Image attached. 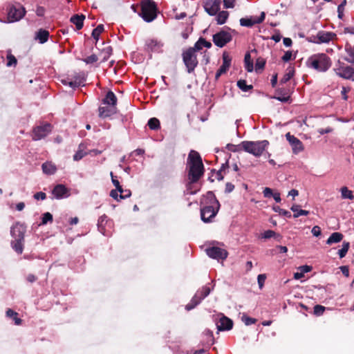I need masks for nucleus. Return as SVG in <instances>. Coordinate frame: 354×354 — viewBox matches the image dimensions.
Returning a JSON list of instances; mask_svg holds the SVG:
<instances>
[{
    "instance_id": "052dcab7",
    "label": "nucleus",
    "mask_w": 354,
    "mask_h": 354,
    "mask_svg": "<svg viewBox=\"0 0 354 354\" xmlns=\"http://www.w3.org/2000/svg\"><path fill=\"white\" fill-rule=\"evenodd\" d=\"M62 83L64 85H68L72 88H77L80 86V84L75 81H70L68 82L67 80H62Z\"/></svg>"
},
{
    "instance_id": "13d9d810",
    "label": "nucleus",
    "mask_w": 354,
    "mask_h": 354,
    "mask_svg": "<svg viewBox=\"0 0 354 354\" xmlns=\"http://www.w3.org/2000/svg\"><path fill=\"white\" fill-rule=\"evenodd\" d=\"M110 176L111 177V182L113 184V185L115 187V189H117V190H118V191H120L121 185H120L118 180L116 179V176H113V174L112 171L110 173Z\"/></svg>"
},
{
    "instance_id": "f704fd0d",
    "label": "nucleus",
    "mask_w": 354,
    "mask_h": 354,
    "mask_svg": "<svg viewBox=\"0 0 354 354\" xmlns=\"http://www.w3.org/2000/svg\"><path fill=\"white\" fill-rule=\"evenodd\" d=\"M203 335L205 337L204 342L206 344L211 346L214 344V338L212 330L205 329L203 333Z\"/></svg>"
},
{
    "instance_id": "dca6fc26",
    "label": "nucleus",
    "mask_w": 354,
    "mask_h": 354,
    "mask_svg": "<svg viewBox=\"0 0 354 354\" xmlns=\"http://www.w3.org/2000/svg\"><path fill=\"white\" fill-rule=\"evenodd\" d=\"M266 14L264 12L261 13L259 17H250V18H241L239 21L241 26L251 28L255 24L262 23L265 19Z\"/></svg>"
},
{
    "instance_id": "6e6552de",
    "label": "nucleus",
    "mask_w": 354,
    "mask_h": 354,
    "mask_svg": "<svg viewBox=\"0 0 354 354\" xmlns=\"http://www.w3.org/2000/svg\"><path fill=\"white\" fill-rule=\"evenodd\" d=\"M7 21L14 23L21 20L26 15L25 8L19 3H8L6 6Z\"/></svg>"
},
{
    "instance_id": "de8ad7c7",
    "label": "nucleus",
    "mask_w": 354,
    "mask_h": 354,
    "mask_svg": "<svg viewBox=\"0 0 354 354\" xmlns=\"http://www.w3.org/2000/svg\"><path fill=\"white\" fill-rule=\"evenodd\" d=\"M102 53L104 55L102 59V62H106L109 57L112 55L113 48L111 46H108L102 50Z\"/></svg>"
},
{
    "instance_id": "f257e3e1",
    "label": "nucleus",
    "mask_w": 354,
    "mask_h": 354,
    "mask_svg": "<svg viewBox=\"0 0 354 354\" xmlns=\"http://www.w3.org/2000/svg\"><path fill=\"white\" fill-rule=\"evenodd\" d=\"M201 218L204 223H210L216 216L220 209V203L214 194L209 191L203 195L200 201Z\"/></svg>"
},
{
    "instance_id": "c85d7f7f",
    "label": "nucleus",
    "mask_w": 354,
    "mask_h": 354,
    "mask_svg": "<svg viewBox=\"0 0 354 354\" xmlns=\"http://www.w3.org/2000/svg\"><path fill=\"white\" fill-rule=\"evenodd\" d=\"M287 72L283 75V77L279 81V84H284L288 82L295 75V68L293 66H288Z\"/></svg>"
},
{
    "instance_id": "20e7f679",
    "label": "nucleus",
    "mask_w": 354,
    "mask_h": 354,
    "mask_svg": "<svg viewBox=\"0 0 354 354\" xmlns=\"http://www.w3.org/2000/svg\"><path fill=\"white\" fill-rule=\"evenodd\" d=\"M330 58L325 53H319L310 57L307 65L319 72H326L331 66Z\"/></svg>"
},
{
    "instance_id": "ea45409f",
    "label": "nucleus",
    "mask_w": 354,
    "mask_h": 354,
    "mask_svg": "<svg viewBox=\"0 0 354 354\" xmlns=\"http://www.w3.org/2000/svg\"><path fill=\"white\" fill-rule=\"evenodd\" d=\"M147 125L151 130H158L160 128V123L156 118H151L148 120Z\"/></svg>"
},
{
    "instance_id": "6e6d98bb",
    "label": "nucleus",
    "mask_w": 354,
    "mask_h": 354,
    "mask_svg": "<svg viewBox=\"0 0 354 354\" xmlns=\"http://www.w3.org/2000/svg\"><path fill=\"white\" fill-rule=\"evenodd\" d=\"M7 60H8V62H7V64L6 65L8 66H11L12 65H16L17 62L16 57L13 55H12V54H10V55H8L7 56Z\"/></svg>"
},
{
    "instance_id": "412c9836",
    "label": "nucleus",
    "mask_w": 354,
    "mask_h": 354,
    "mask_svg": "<svg viewBox=\"0 0 354 354\" xmlns=\"http://www.w3.org/2000/svg\"><path fill=\"white\" fill-rule=\"evenodd\" d=\"M98 111L100 118H106L117 113V107L115 106H100L98 108Z\"/></svg>"
},
{
    "instance_id": "e433bc0d",
    "label": "nucleus",
    "mask_w": 354,
    "mask_h": 354,
    "mask_svg": "<svg viewBox=\"0 0 354 354\" xmlns=\"http://www.w3.org/2000/svg\"><path fill=\"white\" fill-rule=\"evenodd\" d=\"M6 315L7 317L12 318L16 325H20L22 322V320L18 317V313L12 309L9 308L7 310Z\"/></svg>"
},
{
    "instance_id": "2f4dec72",
    "label": "nucleus",
    "mask_w": 354,
    "mask_h": 354,
    "mask_svg": "<svg viewBox=\"0 0 354 354\" xmlns=\"http://www.w3.org/2000/svg\"><path fill=\"white\" fill-rule=\"evenodd\" d=\"M245 68L248 73H251L254 70L253 62L249 52L246 53L244 57Z\"/></svg>"
},
{
    "instance_id": "a18cd8bd",
    "label": "nucleus",
    "mask_w": 354,
    "mask_h": 354,
    "mask_svg": "<svg viewBox=\"0 0 354 354\" xmlns=\"http://www.w3.org/2000/svg\"><path fill=\"white\" fill-rule=\"evenodd\" d=\"M266 65V60L262 57H259L256 60L255 63V71L259 73V71H262Z\"/></svg>"
},
{
    "instance_id": "49530a36",
    "label": "nucleus",
    "mask_w": 354,
    "mask_h": 354,
    "mask_svg": "<svg viewBox=\"0 0 354 354\" xmlns=\"http://www.w3.org/2000/svg\"><path fill=\"white\" fill-rule=\"evenodd\" d=\"M272 209L279 213L280 215H283L287 218H290L292 216L290 212L286 209L281 208L279 206H273Z\"/></svg>"
},
{
    "instance_id": "aec40b11",
    "label": "nucleus",
    "mask_w": 354,
    "mask_h": 354,
    "mask_svg": "<svg viewBox=\"0 0 354 354\" xmlns=\"http://www.w3.org/2000/svg\"><path fill=\"white\" fill-rule=\"evenodd\" d=\"M216 326H217L218 330L220 331L230 330L233 327V322L231 319L222 315V316L219 319V322H218V323H217Z\"/></svg>"
},
{
    "instance_id": "ddd939ff",
    "label": "nucleus",
    "mask_w": 354,
    "mask_h": 354,
    "mask_svg": "<svg viewBox=\"0 0 354 354\" xmlns=\"http://www.w3.org/2000/svg\"><path fill=\"white\" fill-rule=\"evenodd\" d=\"M53 196L52 199L61 200L68 198L70 195V189H68L64 185L57 184L51 191Z\"/></svg>"
},
{
    "instance_id": "603ef678",
    "label": "nucleus",
    "mask_w": 354,
    "mask_h": 354,
    "mask_svg": "<svg viewBox=\"0 0 354 354\" xmlns=\"http://www.w3.org/2000/svg\"><path fill=\"white\" fill-rule=\"evenodd\" d=\"M84 63L86 64H93L98 60V57L96 55L93 54L90 56H88L87 57L82 59Z\"/></svg>"
},
{
    "instance_id": "8fccbe9b",
    "label": "nucleus",
    "mask_w": 354,
    "mask_h": 354,
    "mask_svg": "<svg viewBox=\"0 0 354 354\" xmlns=\"http://www.w3.org/2000/svg\"><path fill=\"white\" fill-rule=\"evenodd\" d=\"M326 310V308L321 305H315L313 309V314L316 316H321L323 315Z\"/></svg>"
},
{
    "instance_id": "cd10ccee",
    "label": "nucleus",
    "mask_w": 354,
    "mask_h": 354,
    "mask_svg": "<svg viewBox=\"0 0 354 354\" xmlns=\"http://www.w3.org/2000/svg\"><path fill=\"white\" fill-rule=\"evenodd\" d=\"M41 168L43 172L47 175H53L57 171L55 165L49 162H44L41 165Z\"/></svg>"
},
{
    "instance_id": "864d4df0",
    "label": "nucleus",
    "mask_w": 354,
    "mask_h": 354,
    "mask_svg": "<svg viewBox=\"0 0 354 354\" xmlns=\"http://www.w3.org/2000/svg\"><path fill=\"white\" fill-rule=\"evenodd\" d=\"M118 192H120V199H126L129 198L131 195V192L130 189H123L122 186L120 191Z\"/></svg>"
},
{
    "instance_id": "4d7b16f0",
    "label": "nucleus",
    "mask_w": 354,
    "mask_h": 354,
    "mask_svg": "<svg viewBox=\"0 0 354 354\" xmlns=\"http://www.w3.org/2000/svg\"><path fill=\"white\" fill-rule=\"evenodd\" d=\"M195 183H191V180H189V182L186 185V194L189 195H194L196 194L197 191H193L192 187L193 184Z\"/></svg>"
},
{
    "instance_id": "f03ea898",
    "label": "nucleus",
    "mask_w": 354,
    "mask_h": 354,
    "mask_svg": "<svg viewBox=\"0 0 354 354\" xmlns=\"http://www.w3.org/2000/svg\"><path fill=\"white\" fill-rule=\"evenodd\" d=\"M188 169L187 177L191 183H197L205 173V167L200 153L194 150H191L187 160Z\"/></svg>"
},
{
    "instance_id": "bf43d9fd",
    "label": "nucleus",
    "mask_w": 354,
    "mask_h": 354,
    "mask_svg": "<svg viewBox=\"0 0 354 354\" xmlns=\"http://www.w3.org/2000/svg\"><path fill=\"white\" fill-rule=\"evenodd\" d=\"M292 51L290 50H288L285 53V54L283 55V57H281V59L284 62H289L290 59H292ZM295 59V57H293V59Z\"/></svg>"
},
{
    "instance_id": "9d476101",
    "label": "nucleus",
    "mask_w": 354,
    "mask_h": 354,
    "mask_svg": "<svg viewBox=\"0 0 354 354\" xmlns=\"http://www.w3.org/2000/svg\"><path fill=\"white\" fill-rule=\"evenodd\" d=\"M333 70L336 75L340 77L354 80V68L352 66H348L339 60Z\"/></svg>"
},
{
    "instance_id": "6ab92c4d",
    "label": "nucleus",
    "mask_w": 354,
    "mask_h": 354,
    "mask_svg": "<svg viewBox=\"0 0 354 354\" xmlns=\"http://www.w3.org/2000/svg\"><path fill=\"white\" fill-rule=\"evenodd\" d=\"M278 95L272 97V98L283 103L289 102L290 101V89L286 88H279L276 90Z\"/></svg>"
},
{
    "instance_id": "f8f14e48",
    "label": "nucleus",
    "mask_w": 354,
    "mask_h": 354,
    "mask_svg": "<svg viewBox=\"0 0 354 354\" xmlns=\"http://www.w3.org/2000/svg\"><path fill=\"white\" fill-rule=\"evenodd\" d=\"M205 252L209 258L216 259L217 261L225 260L228 256V252L226 250L217 246L207 248Z\"/></svg>"
},
{
    "instance_id": "c9c22d12",
    "label": "nucleus",
    "mask_w": 354,
    "mask_h": 354,
    "mask_svg": "<svg viewBox=\"0 0 354 354\" xmlns=\"http://www.w3.org/2000/svg\"><path fill=\"white\" fill-rule=\"evenodd\" d=\"M345 50L349 56V57L346 58V60L349 63L354 64V46L347 44L345 46Z\"/></svg>"
},
{
    "instance_id": "0eeeda50",
    "label": "nucleus",
    "mask_w": 354,
    "mask_h": 354,
    "mask_svg": "<svg viewBox=\"0 0 354 354\" xmlns=\"http://www.w3.org/2000/svg\"><path fill=\"white\" fill-rule=\"evenodd\" d=\"M232 33L235 34L236 32L228 26H225L222 30L213 35L212 41L214 45L218 48L224 47L232 40Z\"/></svg>"
},
{
    "instance_id": "338daca9",
    "label": "nucleus",
    "mask_w": 354,
    "mask_h": 354,
    "mask_svg": "<svg viewBox=\"0 0 354 354\" xmlns=\"http://www.w3.org/2000/svg\"><path fill=\"white\" fill-rule=\"evenodd\" d=\"M311 232L314 236L317 237L321 235L322 230L320 227H319L318 225H315L312 228Z\"/></svg>"
},
{
    "instance_id": "9b49d317",
    "label": "nucleus",
    "mask_w": 354,
    "mask_h": 354,
    "mask_svg": "<svg viewBox=\"0 0 354 354\" xmlns=\"http://www.w3.org/2000/svg\"><path fill=\"white\" fill-rule=\"evenodd\" d=\"M52 131V126L50 123H45L33 128L32 138L33 140H40L46 137Z\"/></svg>"
},
{
    "instance_id": "a211bd4d",
    "label": "nucleus",
    "mask_w": 354,
    "mask_h": 354,
    "mask_svg": "<svg viewBox=\"0 0 354 354\" xmlns=\"http://www.w3.org/2000/svg\"><path fill=\"white\" fill-rule=\"evenodd\" d=\"M163 44L157 39H151L146 41L145 50L148 52L160 53Z\"/></svg>"
},
{
    "instance_id": "09e8293b",
    "label": "nucleus",
    "mask_w": 354,
    "mask_h": 354,
    "mask_svg": "<svg viewBox=\"0 0 354 354\" xmlns=\"http://www.w3.org/2000/svg\"><path fill=\"white\" fill-rule=\"evenodd\" d=\"M226 148L232 152H237L243 150L241 142L239 145H233L231 143H229L226 145Z\"/></svg>"
},
{
    "instance_id": "bb28decb",
    "label": "nucleus",
    "mask_w": 354,
    "mask_h": 354,
    "mask_svg": "<svg viewBox=\"0 0 354 354\" xmlns=\"http://www.w3.org/2000/svg\"><path fill=\"white\" fill-rule=\"evenodd\" d=\"M200 292H196L195 295L193 296L189 304L185 306V309L187 310H191L194 309L196 306H197L202 300L199 297Z\"/></svg>"
},
{
    "instance_id": "72a5a7b5",
    "label": "nucleus",
    "mask_w": 354,
    "mask_h": 354,
    "mask_svg": "<svg viewBox=\"0 0 354 354\" xmlns=\"http://www.w3.org/2000/svg\"><path fill=\"white\" fill-rule=\"evenodd\" d=\"M299 205H293L290 209L294 212L293 217L294 218H298L300 216H307L309 214V211L304 210V209H299Z\"/></svg>"
},
{
    "instance_id": "39448f33",
    "label": "nucleus",
    "mask_w": 354,
    "mask_h": 354,
    "mask_svg": "<svg viewBox=\"0 0 354 354\" xmlns=\"http://www.w3.org/2000/svg\"><path fill=\"white\" fill-rule=\"evenodd\" d=\"M269 145L266 140L259 141H242L241 146L243 151L252 154L255 157L261 156Z\"/></svg>"
},
{
    "instance_id": "4be33fe9",
    "label": "nucleus",
    "mask_w": 354,
    "mask_h": 354,
    "mask_svg": "<svg viewBox=\"0 0 354 354\" xmlns=\"http://www.w3.org/2000/svg\"><path fill=\"white\" fill-rule=\"evenodd\" d=\"M335 36V34L332 32L319 30L317 32L318 42H319V44L329 43Z\"/></svg>"
},
{
    "instance_id": "680f3d73",
    "label": "nucleus",
    "mask_w": 354,
    "mask_h": 354,
    "mask_svg": "<svg viewBox=\"0 0 354 354\" xmlns=\"http://www.w3.org/2000/svg\"><path fill=\"white\" fill-rule=\"evenodd\" d=\"M85 155L86 153H84L83 151L79 150L74 154L73 160L75 161H78L81 160Z\"/></svg>"
},
{
    "instance_id": "37998d69",
    "label": "nucleus",
    "mask_w": 354,
    "mask_h": 354,
    "mask_svg": "<svg viewBox=\"0 0 354 354\" xmlns=\"http://www.w3.org/2000/svg\"><path fill=\"white\" fill-rule=\"evenodd\" d=\"M341 194L342 198H347L349 200H353L354 198V195L352 191L349 190L346 187H342Z\"/></svg>"
},
{
    "instance_id": "3c124183",
    "label": "nucleus",
    "mask_w": 354,
    "mask_h": 354,
    "mask_svg": "<svg viewBox=\"0 0 354 354\" xmlns=\"http://www.w3.org/2000/svg\"><path fill=\"white\" fill-rule=\"evenodd\" d=\"M242 321L246 326H250L257 322V319L250 317H248L245 315H243L241 317Z\"/></svg>"
},
{
    "instance_id": "473e14b6",
    "label": "nucleus",
    "mask_w": 354,
    "mask_h": 354,
    "mask_svg": "<svg viewBox=\"0 0 354 354\" xmlns=\"http://www.w3.org/2000/svg\"><path fill=\"white\" fill-rule=\"evenodd\" d=\"M107 223V216L106 214H103L99 217L97 221V229L98 231L102 234H105V225Z\"/></svg>"
},
{
    "instance_id": "b1692460",
    "label": "nucleus",
    "mask_w": 354,
    "mask_h": 354,
    "mask_svg": "<svg viewBox=\"0 0 354 354\" xmlns=\"http://www.w3.org/2000/svg\"><path fill=\"white\" fill-rule=\"evenodd\" d=\"M117 101V97L115 93L111 91H109L102 100V104L116 106Z\"/></svg>"
},
{
    "instance_id": "79ce46f5",
    "label": "nucleus",
    "mask_w": 354,
    "mask_h": 354,
    "mask_svg": "<svg viewBox=\"0 0 354 354\" xmlns=\"http://www.w3.org/2000/svg\"><path fill=\"white\" fill-rule=\"evenodd\" d=\"M349 248L350 243L347 241H344L342 245V248L338 250V254L340 259H342L346 256Z\"/></svg>"
},
{
    "instance_id": "393cba45",
    "label": "nucleus",
    "mask_w": 354,
    "mask_h": 354,
    "mask_svg": "<svg viewBox=\"0 0 354 354\" xmlns=\"http://www.w3.org/2000/svg\"><path fill=\"white\" fill-rule=\"evenodd\" d=\"M49 38V32L47 30L40 28L39 29L36 33L35 39L38 40L39 42L41 44L46 43Z\"/></svg>"
},
{
    "instance_id": "5fc2aeb1",
    "label": "nucleus",
    "mask_w": 354,
    "mask_h": 354,
    "mask_svg": "<svg viewBox=\"0 0 354 354\" xmlns=\"http://www.w3.org/2000/svg\"><path fill=\"white\" fill-rule=\"evenodd\" d=\"M203 46V41H201V37L195 43L193 47H189V49L194 52L196 53V51H198L202 49Z\"/></svg>"
},
{
    "instance_id": "7ed1b4c3",
    "label": "nucleus",
    "mask_w": 354,
    "mask_h": 354,
    "mask_svg": "<svg viewBox=\"0 0 354 354\" xmlns=\"http://www.w3.org/2000/svg\"><path fill=\"white\" fill-rule=\"evenodd\" d=\"M26 232V226L19 222L15 223L10 228V235L13 239L10 245L18 254H21L24 251Z\"/></svg>"
},
{
    "instance_id": "e2e57ef3",
    "label": "nucleus",
    "mask_w": 354,
    "mask_h": 354,
    "mask_svg": "<svg viewBox=\"0 0 354 354\" xmlns=\"http://www.w3.org/2000/svg\"><path fill=\"white\" fill-rule=\"evenodd\" d=\"M266 279V276L264 274H261L258 275V277H257V281H258V284H259V288H262L263 287V284L265 283Z\"/></svg>"
},
{
    "instance_id": "c756f323",
    "label": "nucleus",
    "mask_w": 354,
    "mask_h": 354,
    "mask_svg": "<svg viewBox=\"0 0 354 354\" xmlns=\"http://www.w3.org/2000/svg\"><path fill=\"white\" fill-rule=\"evenodd\" d=\"M344 236L340 232H333L330 234V236L328 237V239L326 240V244L331 245L333 243H337L340 242Z\"/></svg>"
},
{
    "instance_id": "f3484780",
    "label": "nucleus",
    "mask_w": 354,
    "mask_h": 354,
    "mask_svg": "<svg viewBox=\"0 0 354 354\" xmlns=\"http://www.w3.org/2000/svg\"><path fill=\"white\" fill-rule=\"evenodd\" d=\"M222 58L223 64L216 73V80H218L221 75L225 73L231 65L232 58L227 52H223Z\"/></svg>"
},
{
    "instance_id": "a19ab883",
    "label": "nucleus",
    "mask_w": 354,
    "mask_h": 354,
    "mask_svg": "<svg viewBox=\"0 0 354 354\" xmlns=\"http://www.w3.org/2000/svg\"><path fill=\"white\" fill-rule=\"evenodd\" d=\"M237 86L243 92H247L252 89V85H248L245 80H240L237 82Z\"/></svg>"
},
{
    "instance_id": "7c9ffc66",
    "label": "nucleus",
    "mask_w": 354,
    "mask_h": 354,
    "mask_svg": "<svg viewBox=\"0 0 354 354\" xmlns=\"http://www.w3.org/2000/svg\"><path fill=\"white\" fill-rule=\"evenodd\" d=\"M216 15V21L218 25H223L226 23L229 17L227 11H218Z\"/></svg>"
},
{
    "instance_id": "2eb2a0df",
    "label": "nucleus",
    "mask_w": 354,
    "mask_h": 354,
    "mask_svg": "<svg viewBox=\"0 0 354 354\" xmlns=\"http://www.w3.org/2000/svg\"><path fill=\"white\" fill-rule=\"evenodd\" d=\"M286 140L290 143L293 153L297 154L304 150V145L302 142L290 132L286 134Z\"/></svg>"
},
{
    "instance_id": "774afa93",
    "label": "nucleus",
    "mask_w": 354,
    "mask_h": 354,
    "mask_svg": "<svg viewBox=\"0 0 354 354\" xmlns=\"http://www.w3.org/2000/svg\"><path fill=\"white\" fill-rule=\"evenodd\" d=\"M263 194L264 197L270 198L273 195V192L271 188L266 187V188H264V189L263 191Z\"/></svg>"
},
{
    "instance_id": "4468645a",
    "label": "nucleus",
    "mask_w": 354,
    "mask_h": 354,
    "mask_svg": "<svg viewBox=\"0 0 354 354\" xmlns=\"http://www.w3.org/2000/svg\"><path fill=\"white\" fill-rule=\"evenodd\" d=\"M221 3V0H205L203 7L209 16H215L220 10Z\"/></svg>"
},
{
    "instance_id": "423d86ee",
    "label": "nucleus",
    "mask_w": 354,
    "mask_h": 354,
    "mask_svg": "<svg viewBox=\"0 0 354 354\" xmlns=\"http://www.w3.org/2000/svg\"><path fill=\"white\" fill-rule=\"evenodd\" d=\"M158 8L153 0H143L141 4V11L139 15L142 19L150 23L157 17Z\"/></svg>"
},
{
    "instance_id": "0e129e2a",
    "label": "nucleus",
    "mask_w": 354,
    "mask_h": 354,
    "mask_svg": "<svg viewBox=\"0 0 354 354\" xmlns=\"http://www.w3.org/2000/svg\"><path fill=\"white\" fill-rule=\"evenodd\" d=\"M35 200H45L46 198V194L43 192H39L34 194L33 196Z\"/></svg>"
},
{
    "instance_id": "c03bdc74",
    "label": "nucleus",
    "mask_w": 354,
    "mask_h": 354,
    "mask_svg": "<svg viewBox=\"0 0 354 354\" xmlns=\"http://www.w3.org/2000/svg\"><path fill=\"white\" fill-rule=\"evenodd\" d=\"M53 215L50 212H46L42 214L40 225H45L48 222H50V223L53 222Z\"/></svg>"
},
{
    "instance_id": "69168bd1",
    "label": "nucleus",
    "mask_w": 354,
    "mask_h": 354,
    "mask_svg": "<svg viewBox=\"0 0 354 354\" xmlns=\"http://www.w3.org/2000/svg\"><path fill=\"white\" fill-rule=\"evenodd\" d=\"M235 0H223L225 8H233L234 7Z\"/></svg>"
},
{
    "instance_id": "4c0bfd02",
    "label": "nucleus",
    "mask_w": 354,
    "mask_h": 354,
    "mask_svg": "<svg viewBox=\"0 0 354 354\" xmlns=\"http://www.w3.org/2000/svg\"><path fill=\"white\" fill-rule=\"evenodd\" d=\"M104 28L103 24H99L92 31L91 36L96 41V43L99 40L100 34L104 31Z\"/></svg>"
},
{
    "instance_id": "58836bf2",
    "label": "nucleus",
    "mask_w": 354,
    "mask_h": 354,
    "mask_svg": "<svg viewBox=\"0 0 354 354\" xmlns=\"http://www.w3.org/2000/svg\"><path fill=\"white\" fill-rule=\"evenodd\" d=\"M272 237H274L277 241H280L281 239V235L277 234L274 231L271 230H266L262 234V238L263 239H270Z\"/></svg>"
},
{
    "instance_id": "a878e982",
    "label": "nucleus",
    "mask_w": 354,
    "mask_h": 354,
    "mask_svg": "<svg viewBox=\"0 0 354 354\" xmlns=\"http://www.w3.org/2000/svg\"><path fill=\"white\" fill-rule=\"evenodd\" d=\"M213 285L209 286L210 284L203 286L201 289H198L196 292H200L199 297L203 301L205 297H207L210 292L213 290L215 284L214 281H212Z\"/></svg>"
},
{
    "instance_id": "5701e85b",
    "label": "nucleus",
    "mask_w": 354,
    "mask_h": 354,
    "mask_svg": "<svg viewBox=\"0 0 354 354\" xmlns=\"http://www.w3.org/2000/svg\"><path fill=\"white\" fill-rule=\"evenodd\" d=\"M84 19L85 16L84 15L76 14L71 17L70 21L75 25L77 30H80L83 28Z\"/></svg>"
},
{
    "instance_id": "1a4fd4ad",
    "label": "nucleus",
    "mask_w": 354,
    "mask_h": 354,
    "mask_svg": "<svg viewBox=\"0 0 354 354\" xmlns=\"http://www.w3.org/2000/svg\"><path fill=\"white\" fill-rule=\"evenodd\" d=\"M182 57L187 73H193L198 64L196 53L193 52L192 50H191L187 48L186 50L183 52Z\"/></svg>"
}]
</instances>
